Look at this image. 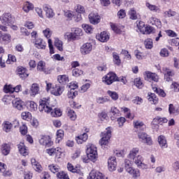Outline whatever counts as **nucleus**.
I'll return each instance as SVG.
<instances>
[{
	"label": "nucleus",
	"mask_w": 179,
	"mask_h": 179,
	"mask_svg": "<svg viewBox=\"0 0 179 179\" xmlns=\"http://www.w3.org/2000/svg\"><path fill=\"white\" fill-rule=\"evenodd\" d=\"M13 128V124L9 121H4L3 123V130L5 132H10V130Z\"/></svg>",
	"instance_id": "473e14b6"
},
{
	"label": "nucleus",
	"mask_w": 179,
	"mask_h": 179,
	"mask_svg": "<svg viewBox=\"0 0 179 179\" xmlns=\"http://www.w3.org/2000/svg\"><path fill=\"white\" fill-rule=\"evenodd\" d=\"M38 110L41 113H51V116L55 117H61L62 115V110H61V109L55 108L52 110V108L50 106V97L42 98L39 101Z\"/></svg>",
	"instance_id": "f257e3e1"
},
{
	"label": "nucleus",
	"mask_w": 179,
	"mask_h": 179,
	"mask_svg": "<svg viewBox=\"0 0 179 179\" xmlns=\"http://www.w3.org/2000/svg\"><path fill=\"white\" fill-rule=\"evenodd\" d=\"M127 173H129L130 176H132L133 178H138V177L141 176V172L139 169H135L134 167L127 169Z\"/></svg>",
	"instance_id": "393cba45"
},
{
	"label": "nucleus",
	"mask_w": 179,
	"mask_h": 179,
	"mask_svg": "<svg viewBox=\"0 0 179 179\" xmlns=\"http://www.w3.org/2000/svg\"><path fill=\"white\" fill-rule=\"evenodd\" d=\"M138 137L143 143H146V145H148L150 146V145H153V141L152 140V137L148 135V134L145 132L138 133Z\"/></svg>",
	"instance_id": "0eeeda50"
},
{
	"label": "nucleus",
	"mask_w": 179,
	"mask_h": 179,
	"mask_svg": "<svg viewBox=\"0 0 179 179\" xmlns=\"http://www.w3.org/2000/svg\"><path fill=\"white\" fill-rule=\"evenodd\" d=\"M76 11L77 12V13H85V7L80 4H78L76 7H75Z\"/></svg>",
	"instance_id": "e2e57ef3"
},
{
	"label": "nucleus",
	"mask_w": 179,
	"mask_h": 179,
	"mask_svg": "<svg viewBox=\"0 0 179 179\" xmlns=\"http://www.w3.org/2000/svg\"><path fill=\"white\" fill-rule=\"evenodd\" d=\"M40 145L45 146L46 148H50L54 145V142L51 139V136L49 135H41V138L39 139Z\"/></svg>",
	"instance_id": "423d86ee"
},
{
	"label": "nucleus",
	"mask_w": 179,
	"mask_h": 179,
	"mask_svg": "<svg viewBox=\"0 0 179 179\" xmlns=\"http://www.w3.org/2000/svg\"><path fill=\"white\" fill-rule=\"evenodd\" d=\"M90 178L92 179H104V175L99 171L91 172Z\"/></svg>",
	"instance_id": "c9c22d12"
},
{
	"label": "nucleus",
	"mask_w": 179,
	"mask_h": 179,
	"mask_svg": "<svg viewBox=\"0 0 179 179\" xmlns=\"http://www.w3.org/2000/svg\"><path fill=\"white\" fill-rule=\"evenodd\" d=\"M20 132L21 135H23V136H24V135H27L28 128L26 124L22 123V126L20 127Z\"/></svg>",
	"instance_id": "603ef678"
},
{
	"label": "nucleus",
	"mask_w": 179,
	"mask_h": 179,
	"mask_svg": "<svg viewBox=\"0 0 179 179\" xmlns=\"http://www.w3.org/2000/svg\"><path fill=\"white\" fill-rule=\"evenodd\" d=\"M78 95V91L76 90H70L67 93V96L69 99H75Z\"/></svg>",
	"instance_id": "6e6d98bb"
},
{
	"label": "nucleus",
	"mask_w": 179,
	"mask_h": 179,
	"mask_svg": "<svg viewBox=\"0 0 179 179\" xmlns=\"http://www.w3.org/2000/svg\"><path fill=\"white\" fill-rule=\"evenodd\" d=\"M82 27L85 30V33L91 34L93 31V28L89 24H83Z\"/></svg>",
	"instance_id": "bf43d9fd"
},
{
	"label": "nucleus",
	"mask_w": 179,
	"mask_h": 179,
	"mask_svg": "<svg viewBox=\"0 0 179 179\" xmlns=\"http://www.w3.org/2000/svg\"><path fill=\"white\" fill-rule=\"evenodd\" d=\"M145 6L152 12H160V8H159L156 5H152L150 3H146Z\"/></svg>",
	"instance_id": "09e8293b"
},
{
	"label": "nucleus",
	"mask_w": 179,
	"mask_h": 179,
	"mask_svg": "<svg viewBox=\"0 0 179 179\" xmlns=\"http://www.w3.org/2000/svg\"><path fill=\"white\" fill-rule=\"evenodd\" d=\"M57 81L60 85H66L69 82V77L66 75H60L57 76Z\"/></svg>",
	"instance_id": "cd10ccee"
},
{
	"label": "nucleus",
	"mask_w": 179,
	"mask_h": 179,
	"mask_svg": "<svg viewBox=\"0 0 179 179\" xmlns=\"http://www.w3.org/2000/svg\"><path fill=\"white\" fill-rule=\"evenodd\" d=\"M92 50H93V44L89 42L84 43L80 48V51L82 55H87V54H90Z\"/></svg>",
	"instance_id": "6e6552de"
},
{
	"label": "nucleus",
	"mask_w": 179,
	"mask_h": 179,
	"mask_svg": "<svg viewBox=\"0 0 179 179\" xmlns=\"http://www.w3.org/2000/svg\"><path fill=\"white\" fill-rule=\"evenodd\" d=\"M56 136H57L56 141L58 142V143H59V142H61V141L64 139V130L62 129L57 130Z\"/></svg>",
	"instance_id": "a18cd8bd"
},
{
	"label": "nucleus",
	"mask_w": 179,
	"mask_h": 179,
	"mask_svg": "<svg viewBox=\"0 0 179 179\" xmlns=\"http://www.w3.org/2000/svg\"><path fill=\"white\" fill-rule=\"evenodd\" d=\"M72 75L73 76H75V78H79V76H82V75H83V71L78 68L73 69L72 70Z\"/></svg>",
	"instance_id": "c03bdc74"
},
{
	"label": "nucleus",
	"mask_w": 179,
	"mask_h": 179,
	"mask_svg": "<svg viewBox=\"0 0 179 179\" xmlns=\"http://www.w3.org/2000/svg\"><path fill=\"white\" fill-rule=\"evenodd\" d=\"M147 99L151 104H157L159 103V98L155 93L148 92Z\"/></svg>",
	"instance_id": "b1692460"
},
{
	"label": "nucleus",
	"mask_w": 179,
	"mask_h": 179,
	"mask_svg": "<svg viewBox=\"0 0 179 179\" xmlns=\"http://www.w3.org/2000/svg\"><path fill=\"white\" fill-rule=\"evenodd\" d=\"M12 150V146L9 143H3L1 145V152L3 156H8L10 153V150Z\"/></svg>",
	"instance_id": "2eb2a0df"
},
{
	"label": "nucleus",
	"mask_w": 179,
	"mask_h": 179,
	"mask_svg": "<svg viewBox=\"0 0 179 179\" xmlns=\"http://www.w3.org/2000/svg\"><path fill=\"white\" fill-rule=\"evenodd\" d=\"M153 31V27L151 26H146L144 28V31H143V34H150Z\"/></svg>",
	"instance_id": "338daca9"
},
{
	"label": "nucleus",
	"mask_w": 179,
	"mask_h": 179,
	"mask_svg": "<svg viewBox=\"0 0 179 179\" xmlns=\"http://www.w3.org/2000/svg\"><path fill=\"white\" fill-rule=\"evenodd\" d=\"M37 71H39V72H45V63H44V62H38L37 64Z\"/></svg>",
	"instance_id": "3c124183"
},
{
	"label": "nucleus",
	"mask_w": 179,
	"mask_h": 179,
	"mask_svg": "<svg viewBox=\"0 0 179 179\" xmlns=\"http://www.w3.org/2000/svg\"><path fill=\"white\" fill-rule=\"evenodd\" d=\"M41 179H50L51 178V175L48 171H43L41 173Z\"/></svg>",
	"instance_id": "69168bd1"
},
{
	"label": "nucleus",
	"mask_w": 179,
	"mask_h": 179,
	"mask_svg": "<svg viewBox=\"0 0 179 179\" xmlns=\"http://www.w3.org/2000/svg\"><path fill=\"white\" fill-rule=\"evenodd\" d=\"M33 178V173L29 171H24V179H31Z\"/></svg>",
	"instance_id": "774afa93"
},
{
	"label": "nucleus",
	"mask_w": 179,
	"mask_h": 179,
	"mask_svg": "<svg viewBox=\"0 0 179 179\" xmlns=\"http://www.w3.org/2000/svg\"><path fill=\"white\" fill-rule=\"evenodd\" d=\"M107 93L108 96H110V97L112 99V100H114L115 101H117L119 97L118 93H117L116 92L108 90Z\"/></svg>",
	"instance_id": "864d4df0"
},
{
	"label": "nucleus",
	"mask_w": 179,
	"mask_h": 179,
	"mask_svg": "<svg viewBox=\"0 0 179 179\" xmlns=\"http://www.w3.org/2000/svg\"><path fill=\"white\" fill-rule=\"evenodd\" d=\"M169 120L166 117H160L157 116L153 119V122H157V124H166Z\"/></svg>",
	"instance_id": "79ce46f5"
},
{
	"label": "nucleus",
	"mask_w": 179,
	"mask_h": 179,
	"mask_svg": "<svg viewBox=\"0 0 179 179\" xmlns=\"http://www.w3.org/2000/svg\"><path fill=\"white\" fill-rule=\"evenodd\" d=\"M12 104L14 108H16L19 111L23 110L24 107H26V103L22 99H15L12 101Z\"/></svg>",
	"instance_id": "9b49d317"
},
{
	"label": "nucleus",
	"mask_w": 179,
	"mask_h": 179,
	"mask_svg": "<svg viewBox=\"0 0 179 179\" xmlns=\"http://www.w3.org/2000/svg\"><path fill=\"white\" fill-rule=\"evenodd\" d=\"M55 47H56L59 51H64L63 43L62 41L58 38L55 39Z\"/></svg>",
	"instance_id": "ea45409f"
},
{
	"label": "nucleus",
	"mask_w": 179,
	"mask_h": 179,
	"mask_svg": "<svg viewBox=\"0 0 179 179\" xmlns=\"http://www.w3.org/2000/svg\"><path fill=\"white\" fill-rule=\"evenodd\" d=\"M110 27L112 30L116 33V34H121L122 33V31L120 28V27L117 24H114L113 22L110 23Z\"/></svg>",
	"instance_id": "a19ab883"
},
{
	"label": "nucleus",
	"mask_w": 179,
	"mask_h": 179,
	"mask_svg": "<svg viewBox=\"0 0 179 179\" xmlns=\"http://www.w3.org/2000/svg\"><path fill=\"white\" fill-rule=\"evenodd\" d=\"M133 125L135 129L143 132L146 129V124L143 121L136 120L133 122Z\"/></svg>",
	"instance_id": "a211bd4d"
},
{
	"label": "nucleus",
	"mask_w": 179,
	"mask_h": 179,
	"mask_svg": "<svg viewBox=\"0 0 179 179\" xmlns=\"http://www.w3.org/2000/svg\"><path fill=\"white\" fill-rule=\"evenodd\" d=\"M96 38L101 43H107L110 40V34L107 31H103L96 35Z\"/></svg>",
	"instance_id": "f8f14e48"
},
{
	"label": "nucleus",
	"mask_w": 179,
	"mask_h": 179,
	"mask_svg": "<svg viewBox=\"0 0 179 179\" xmlns=\"http://www.w3.org/2000/svg\"><path fill=\"white\" fill-rule=\"evenodd\" d=\"M113 131V127H108L106 129V131L101 132V138L99 140V145L101 146H108L110 143V139L111 138V134Z\"/></svg>",
	"instance_id": "f03ea898"
},
{
	"label": "nucleus",
	"mask_w": 179,
	"mask_h": 179,
	"mask_svg": "<svg viewBox=\"0 0 179 179\" xmlns=\"http://www.w3.org/2000/svg\"><path fill=\"white\" fill-rule=\"evenodd\" d=\"M87 155L91 162H92L93 163H96V162H97V159H99L98 153H87Z\"/></svg>",
	"instance_id": "49530a36"
},
{
	"label": "nucleus",
	"mask_w": 179,
	"mask_h": 179,
	"mask_svg": "<svg viewBox=\"0 0 179 179\" xmlns=\"http://www.w3.org/2000/svg\"><path fill=\"white\" fill-rule=\"evenodd\" d=\"M66 113L70 121H75L78 119V115H76V112L73 109L67 108Z\"/></svg>",
	"instance_id": "5701e85b"
},
{
	"label": "nucleus",
	"mask_w": 179,
	"mask_h": 179,
	"mask_svg": "<svg viewBox=\"0 0 179 179\" xmlns=\"http://www.w3.org/2000/svg\"><path fill=\"white\" fill-rule=\"evenodd\" d=\"M43 33L45 37H46V38H48V43L50 53L54 54L55 52L54 51V45H52V40L50 38L51 36H52V31H51L50 28H46L45 30L43 31Z\"/></svg>",
	"instance_id": "39448f33"
},
{
	"label": "nucleus",
	"mask_w": 179,
	"mask_h": 179,
	"mask_svg": "<svg viewBox=\"0 0 179 179\" xmlns=\"http://www.w3.org/2000/svg\"><path fill=\"white\" fill-rule=\"evenodd\" d=\"M36 48H38V50H45V47H47V43L43 38H38L35 40V44H34Z\"/></svg>",
	"instance_id": "aec40b11"
},
{
	"label": "nucleus",
	"mask_w": 179,
	"mask_h": 179,
	"mask_svg": "<svg viewBox=\"0 0 179 179\" xmlns=\"http://www.w3.org/2000/svg\"><path fill=\"white\" fill-rule=\"evenodd\" d=\"M64 90H65V87L55 84L52 86L50 93L53 94V96H61L64 93Z\"/></svg>",
	"instance_id": "9d476101"
},
{
	"label": "nucleus",
	"mask_w": 179,
	"mask_h": 179,
	"mask_svg": "<svg viewBox=\"0 0 179 179\" xmlns=\"http://www.w3.org/2000/svg\"><path fill=\"white\" fill-rule=\"evenodd\" d=\"M128 15L131 20H138V13H136L135 8H131L128 12Z\"/></svg>",
	"instance_id": "72a5a7b5"
},
{
	"label": "nucleus",
	"mask_w": 179,
	"mask_h": 179,
	"mask_svg": "<svg viewBox=\"0 0 179 179\" xmlns=\"http://www.w3.org/2000/svg\"><path fill=\"white\" fill-rule=\"evenodd\" d=\"M27 107L29 111H37V103L33 101H27Z\"/></svg>",
	"instance_id": "2f4dec72"
},
{
	"label": "nucleus",
	"mask_w": 179,
	"mask_h": 179,
	"mask_svg": "<svg viewBox=\"0 0 179 179\" xmlns=\"http://www.w3.org/2000/svg\"><path fill=\"white\" fill-rule=\"evenodd\" d=\"M90 23L92 24H99L100 20H101V17L97 13H91L89 15Z\"/></svg>",
	"instance_id": "ddd939ff"
},
{
	"label": "nucleus",
	"mask_w": 179,
	"mask_h": 179,
	"mask_svg": "<svg viewBox=\"0 0 179 179\" xmlns=\"http://www.w3.org/2000/svg\"><path fill=\"white\" fill-rule=\"evenodd\" d=\"M87 153H97V147L93 144L87 145Z\"/></svg>",
	"instance_id": "58836bf2"
},
{
	"label": "nucleus",
	"mask_w": 179,
	"mask_h": 179,
	"mask_svg": "<svg viewBox=\"0 0 179 179\" xmlns=\"http://www.w3.org/2000/svg\"><path fill=\"white\" fill-rule=\"evenodd\" d=\"M43 10L45 12L46 17H48V19H51V17H54V16L55 15L54 10H52V8L48 7V6H45L43 7Z\"/></svg>",
	"instance_id": "c85d7f7f"
},
{
	"label": "nucleus",
	"mask_w": 179,
	"mask_h": 179,
	"mask_svg": "<svg viewBox=\"0 0 179 179\" xmlns=\"http://www.w3.org/2000/svg\"><path fill=\"white\" fill-rule=\"evenodd\" d=\"M10 34H1L0 35V43L1 44H8L10 41Z\"/></svg>",
	"instance_id": "bb28decb"
},
{
	"label": "nucleus",
	"mask_w": 179,
	"mask_h": 179,
	"mask_svg": "<svg viewBox=\"0 0 179 179\" xmlns=\"http://www.w3.org/2000/svg\"><path fill=\"white\" fill-rule=\"evenodd\" d=\"M1 22L4 26H9V24H12L13 23V17L9 13H4L3 15Z\"/></svg>",
	"instance_id": "f3484780"
},
{
	"label": "nucleus",
	"mask_w": 179,
	"mask_h": 179,
	"mask_svg": "<svg viewBox=\"0 0 179 179\" xmlns=\"http://www.w3.org/2000/svg\"><path fill=\"white\" fill-rule=\"evenodd\" d=\"M144 79L148 82H159V76L156 73H152L150 71H145Z\"/></svg>",
	"instance_id": "1a4fd4ad"
},
{
	"label": "nucleus",
	"mask_w": 179,
	"mask_h": 179,
	"mask_svg": "<svg viewBox=\"0 0 179 179\" xmlns=\"http://www.w3.org/2000/svg\"><path fill=\"white\" fill-rule=\"evenodd\" d=\"M61 155H62V149L61 148H55V157L56 159H59Z\"/></svg>",
	"instance_id": "0e129e2a"
},
{
	"label": "nucleus",
	"mask_w": 179,
	"mask_h": 179,
	"mask_svg": "<svg viewBox=\"0 0 179 179\" xmlns=\"http://www.w3.org/2000/svg\"><path fill=\"white\" fill-rule=\"evenodd\" d=\"M21 118L25 121H30L31 120V113L30 112H22L21 113Z\"/></svg>",
	"instance_id": "8fccbe9b"
},
{
	"label": "nucleus",
	"mask_w": 179,
	"mask_h": 179,
	"mask_svg": "<svg viewBox=\"0 0 179 179\" xmlns=\"http://www.w3.org/2000/svg\"><path fill=\"white\" fill-rule=\"evenodd\" d=\"M80 36H83V32L80 28H76L73 32H66L65 34L68 41H75Z\"/></svg>",
	"instance_id": "20e7f679"
},
{
	"label": "nucleus",
	"mask_w": 179,
	"mask_h": 179,
	"mask_svg": "<svg viewBox=\"0 0 179 179\" xmlns=\"http://www.w3.org/2000/svg\"><path fill=\"white\" fill-rule=\"evenodd\" d=\"M134 85L138 89H142L143 87V83L140 78H137L134 80Z\"/></svg>",
	"instance_id": "4d7b16f0"
},
{
	"label": "nucleus",
	"mask_w": 179,
	"mask_h": 179,
	"mask_svg": "<svg viewBox=\"0 0 179 179\" xmlns=\"http://www.w3.org/2000/svg\"><path fill=\"white\" fill-rule=\"evenodd\" d=\"M56 176L57 179H71L69 178V175L64 171H60L56 174Z\"/></svg>",
	"instance_id": "4c0bfd02"
},
{
	"label": "nucleus",
	"mask_w": 179,
	"mask_h": 179,
	"mask_svg": "<svg viewBox=\"0 0 179 179\" xmlns=\"http://www.w3.org/2000/svg\"><path fill=\"white\" fill-rule=\"evenodd\" d=\"M126 122H127V119H125V117H120L117 120V122L120 128H122V127H124V124H125Z\"/></svg>",
	"instance_id": "680f3d73"
},
{
	"label": "nucleus",
	"mask_w": 179,
	"mask_h": 179,
	"mask_svg": "<svg viewBox=\"0 0 179 179\" xmlns=\"http://www.w3.org/2000/svg\"><path fill=\"white\" fill-rule=\"evenodd\" d=\"M87 139H89V135H87L86 133H83L80 136H76V141L78 145L85 143V142H87Z\"/></svg>",
	"instance_id": "412c9836"
},
{
	"label": "nucleus",
	"mask_w": 179,
	"mask_h": 179,
	"mask_svg": "<svg viewBox=\"0 0 179 179\" xmlns=\"http://www.w3.org/2000/svg\"><path fill=\"white\" fill-rule=\"evenodd\" d=\"M34 9V5L29 2L25 1L23 4L22 10L25 12V13H29L30 10H33Z\"/></svg>",
	"instance_id": "a878e982"
},
{
	"label": "nucleus",
	"mask_w": 179,
	"mask_h": 179,
	"mask_svg": "<svg viewBox=\"0 0 179 179\" xmlns=\"http://www.w3.org/2000/svg\"><path fill=\"white\" fill-rule=\"evenodd\" d=\"M48 169L53 174H56V173L58 174V173H59V170H61V168L55 164L48 165Z\"/></svg>",
	"instance_id": "7c9ffc66"
},
{
	"label": "nucleus",
	"mask_w": 179,
	"mask_h": 179,
	"mask_svg": "<svg viewBox=\"0 0 179 179\" xmlns=\"http://www.w3.org/2000/svg\"><path fill=\"white\" fill-rule=\"evenodd\" d=\"M137 23V27L138 30H140L141 33H143V31H145V28L146 27V25L145 24V22L143 21H138Z\"/></svg>",
	"instance_id": "13d9d810"
},
{
	"label": "nucleus",
	"mask_w": 179,
	"mask_h": 179,
	"mask_svg": "<svg viewBox=\"0 0 179 179\" xmlns=\"http://www.w3.org/2000/svg\"><path fill=\"white\" fill-rule=\"evenodd\" d=\"M158 143L162 149H166L169 148V145L167 144V139H166V136L163 135H160L158 136Z\"/></svg>",
	"instance_id": "4be33fe9"
},
{
	"label": "nucleus",
	"mask_w": 179,
	"mask_h": 179,
	"mask_svg": "<svg viewBox=\"0 0 179 179\" xmlns=\"http://www.w3.org/2000/svg\"><path fill=\"white\" fill-rule=\"evenodd\" d=\"M169 114H179V109H176L173 104L170 103L169 105Z\"/></svg>",
	"instance_id": "de8ad7c7"
},
{
	"label": "nucleus",
	"mask_w": 179,
	"mask_h": 179,
	"mask_svg": "<svg viewBox=\"0 0 179 179\" xmlns=\"http://www.w3.org/2000/svg\"><path fill=\"white\" fill-rule=\"evenodd\" d=\"M113 58L115 65L120 66V65H121V59L120 58V55H118V53L114 52L113 53Z\"/></svg>",
	"instance_id": "e433bc0d"
},
{
	"label": "nucleus",
	"mask_w": 179,
	"mask_h": 179,
	"mask_svg": "<svg viewBox=\"0 0 179 179\" xmlns=\"http://www.w3.org/2000/svg\"><path fill=\"white\" fill-rule=\"evenodd\" d=\"M108 167L109 171H115L117 169V159L115 157H110L108 158Z\"/></svg>",
	"instance_id": "dca6fc26"
},
{
	"label": "nucleus",
	"mask_w": 179,
	"mask_h": 179,
	"mask_svg": "<svg viewBox=\"0 0 179 179\" xmlns=\"http://www.w3.org/2000/svg\"><path fill=\"white\" fill-rule=\"evenodd\" d=\"M118 80V76L113 71L108 73L102 78V82L104 85L110 86Z\"/></svg>",
	"instance_id": "7ed1b4c3"
},
{
	"label": "nucleus",
	"mask_w": 179,
	"mask_h": 179,
	"mask_svg": "<svg viewBox=\"0 0 179 179\" xmlns=\"http://www.w3.org/2000/svg\"><path fill=\"white\" fill-rule=\"evenodd\" d=\"M144 44L147 50H152V48H153V40H152V38H147L144 41Z\"/></svg>",
	"instance_id": "37998d69"
},
{
	"label": "nucleus",
	"mask_w": 179,
	"mask_h": 179,
	"mask_svg": "<svg viewBox=\"0 0 179 179\" xmlns=\"http://www.w3.org/2000/svg\"><path fill=\"white\" fill-rule=\"evenodd\" d=\"M29 92L31 96H36V94H38V92H40V86H38V84H32Z\"/></svg>",
	"instance_id": "c756f323"
},
{
	"label": "nucleus",
	"mask_w": 179,
	"mask_h": 179,
	"mask_svg": "<svg viewBox=\"0 0 179 179\" xmlns=\"http://www.w3.org/2000/svg\"><path fill=\"white\" fill-rule=\"evenodd\" d=\"M17 75L20 78V79H26L29 77V73H27V69L23 66H17L16 69Z\"/></svg>",
	"instance_id": "4468645a"
},
{
	"label": "nucleus",
	"mask_w": 179,
	"mask_h": 179,
	"mask_svg": "<svg viewBox=\"0 0 179 179\" xmlns=\"http://www.w3.org/2000/svg\"><path fill=\"white\" fill-rule=\"evenodd\" d=\"M2 101L5 103V104H10V103H12V96L4 95V96L2 99Z\"/></svg>",
	"instance_id": "052dcab7"
},
{
	"label": "nucleus",
	"mask_w": 179,
	"mask_h": 179,
	"mask_svg": "<svg viewBox=\"0 0 179 179\" xmlns=\"http://www.w3.org/2000/svg\"><path fill=\"white\" fill-rule=\"evenodd\" d=\"M18 150L22 156H29V148L26 147L24 143H20L17 145Z\"/></svg>",
	"instance_id": "6ab92c4d"
},
{
	"label": "nucleus",
	"mask_w": 179,
	"mask_h": 179,
	"mask_svg": "<svg viewBox=\"0 0 179 179\" xmlns=\"http://www.w3.org/2000/svg\"><path fill=\"white\" fill-rule=\"evenodd\" d=\"M150 22L152 24H155V26H157V27H159V26H162V21L155 17H152L150 18Z\"/></svg>",
	"instance_id": "5fc2aeb1"
},
{
	"label": "nucleus",
	"mask_w": 179,
	"mask_h": 179,
	"mask_svg": "<svg viewBox=\"0 0 179 179\" xmlns=\"http://www.w3.org/2000/svg\"><path fill=\"white\" fill-rule=\"evenodd\" d=\"M138 153H139V148H133L132 150L130 151L128 157L129 159H131V160H135V159H136V155H138Z\"/></svg>",
	"instance_id": "f704fd0d"
}]
</instances>
